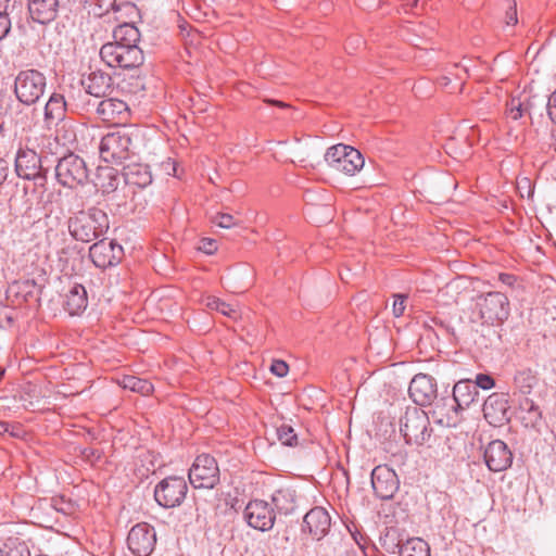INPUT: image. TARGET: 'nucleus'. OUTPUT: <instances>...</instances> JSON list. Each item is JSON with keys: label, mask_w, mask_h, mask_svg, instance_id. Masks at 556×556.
<instances>
[{"label": "nucleus", "mask_w": 556, "mask_h": 556, "mask_svg": "<svg viewBox=\"0 0 556 556\" xmlns=\"http://www.w3.org/2000/svg\"><path fill=\"white\" fill-rule=\"evenodd\" d=\"M96 114L102 122L119 125L128 119L130 111L125 101L106 98L98 102Z\"/></svg>", "instance_id": "obj_16"}, {"label": "nucleus", "mask_w": 556, "mask_h": 556, "mask_svg": "<svg viewBox=\"0 0 556 556\" xmlns=\"http://www.w3.org/2000/svg\"><path fill=\"white\" fill-rule=\"evenodd\" d=\"M417 2H418V0H415V1H414V4H417Z\"/></svg>", "instance_id": "obj_54"}, {"label": "nucleus", "mask_w": 556, "mask_h": 556, "mask_svg": "<svg viewBox=\"0 0 556 556\" xmlns=\"http://www.w3.org/2000/svg\"><path fill=\"white\" fill-rule=\"evenodd\" d=\"M88 305L87 291L81 285H74L66 294L65 309L70 315H78L86 309Z\"/></svg>", "instance_id": "obj_28"}, {"label": "nucleus", "mask_w": 556, "mask_h": 556, "mask_svg": "<svg viewBox=\"0 0 556 556\" xmlns=\"http://www.w3.org/2000/svg\"><path fill=\"white\" fill-rule=\"evenodd\" d=\"M518 417L527 428L539 430L543 424V414L540 406L529 397L519 400Z\"/></svg>", "instance_id": "obj_26"}, {"label": "nucleus", "mask_w": 556, "mask_h": 556, "mask_svg": "<svg viewBox=\"0 0 556 556\" xmlns=\"http://www.w3.org/2000/svg\"><path fill=\"white\" fill-rule=\"evenodd\" d=\"M265 102L277 105L279 108H287L288 104L279 100H265Z\"/></svg>", "instance_id": "obj_49"}, {"label": "nucleus", "mask_w": 556, "mask_h": 556, "mask_svg": "<svg viewBox=\"0 0 556 556\" xmlns=\"http://www.w3.org/2000/svg\"><path fill=\"white\" fill-rule=\"evenodd\" d=\"M536 382L538 379L535 374L528 368L517 371L514 377V384L516 389L523 395L530 394Z\"/></svg>", "instance_id": "obj_32"}, {"label": "nucleus", "mask_w": 556, "mask_h": 556, "mask_svg": "<svg viewBox=\"0 0 556 556\" xmlns=\"http://www.w3.org/2000/svg\"><path fill=\"white\" fill-rule=\"evenodd\" d=\"M531 103L527 104L522 103L520 100L511 99L507 106L508 116L515 121L520 118L525 113H528L531 116Z\"/></svg>", "instance_id": "obj_35"}, {"label": "nucleus", "mask_w": 556, "mask_h": 556, "mask_svg": "<svg viewBox=\"0 0 556 556\" xmlns=\"http://www.w3.org/2000/svg\"><path fill=\"white\" fill-rule=\"evenodd\" d=\"M518 22L517 17V8L516 3L514 2L513 5H509L506 11V24L507 25H515Z\"/></svg>", "instance_id": "obj_45"}, {"label": "nucleus", "mask_w": 556, "mask_h": 556, "mask_svg": "<svg viewBox=\"0 0 556 556\" xmlns=\"http://www.w3.org/2000/svg\"><path fill=\"white\" fill-rule=\"evenodd\" d=\"M9 174V163L0 157V186L5 181Z\"/></svg>", "instance_id": "obj_46"}, {"label": "nucleus", "mask_w": 556, "mask_h": 556, "mask_svg": "<svg viewBox=\"0 0 556 556\" xmlns=\"http://www.w3.org/2000/svg\"><path fill=\"white\" fill-rule=\"evenodd\" d=\"M400 431L407 444L424 445L432 434L429 415L417 406L407 407L400 419Z\"/></svg>", "instance_id": "obj_4"}, {"label": "nucleus", "mask_w": 556, "mask_h": 556, "mask_svg": "<svg viewBox=\"0 0 556 556\" xmlns=\"http://www.w3.org/2000/svg\"><path fill=\"white\" fill-rule=\"evenodd\" d=\"M188 491V485L182 477H167L160 481L154 489V498L165 508L181 505Z\"/></svg>", "instance_id": "obj_10"}, {"label": "nucleus", "mask_w": 556, "mask_h": 556, "mask_svg": "<svg viewBox=\"0 0 556 556\" xmlns=\"http://www.w3.org/2000/svg\"><path fill=\"white\" fill-rule=\"evenodd\" d=\"M271 503L274 510L276 509L280 514H290L294 509V492L290 489L277 490L271 495Z\"/></svg>", "instance_id": "obj_30"}, {"label": "nucleus", "mask_w": 556, "mask_h": 556, "mask_svg": "<svg viewBox=\"0 0 556 556\" xmlns=\"http://www.w3.org/2000/svg\"><path fill=\"white\" fill-rule=\"evenodd\" d=\"M213 223L218 227L229 229L237 225L235 217L227 213H218L214 216Z\"/></svg>", "instance_id": "obj_39"}, {"label": "nucleus", "mask_w": 556, "mask_h": 556, "mask_svg": "<svg viewBox=\"0 0 556 556\" xmlns=\"http://www.w3.org/2000/svg\"><path fill=\"white\" fill-rule=\"evenodd\" d=\"M484 460L491 471H504L513 463V453L505 442L493 440L485 447Z\"/></svg>", "instance_id": "obj_17"}, {"label": "nucleus", "mask_w": 556, "mask_h": 556, "mask_svg": "<svg viewBox=\"0 0 556 556\" xmlns=\"http://www.w3.org/2000/svg\"><path fill=\"white\" fill-rule=\"evenodd\" d=\"M58 181L67 188L84 186L89 178V169L83 157L68 153L61 157L55 166Z\"/></svg>", "instance_id": "obj_7"}, {"label": "nucleus", "mask_w": 556, "mask_h": 556, "mask_svg": "<svg viewBox=\"0 0 556 556\" xmlns=\"http://www.w3.org/2000/svg\"><path fill=\"white\" fill-rule=\"evenodd\" d=\"M484 418L493 426H502L510 420L508 401L503 394L493 393L483 404Z\"/></svg>", "instance_id": "obj_19"}, {"label": "nucleus", "mask_w": 556, "mask_h": 556, "mask_svg": "<svg viewBox=\"0 0 556 556\" xmlns=\"http://www.w3.org/2000/svg\"><path fill=\"white\" fill-rule=\"evenodd\" d=\"M546 111L551 121L556 124V90L548 98Z\"/></svg>", "instance_id": "obj_44"}, {"label": "nucleus", "mask_w": 556, "mask_h": 556, "mask_svg": "<svg viewBox=\"0 0 556 556\" xmlns=\"http://www.w3.org/2000/svg\"><path fill=\"white\" fill-rule=\"evenodd\" d=\"M66 115V102L61 93H52L43 110V122L47 128L59 125Z\"/></svg>", "instance_id": "obj_24"}, {"label": "nucleus", "mask_w": 556, "mask_h": 556, "mask_svg": "<svg viewBox=\"0 0 556 556\" xmlns=\"http://www.w3.org/2000/svg\"><path fill=\"white\" fill-rule=\"evenodd\" d=\"M399 556H430V547L426 541L420 538H409L405 540Z\"/></svg>", "instance_id": "obj_31"}, {"label": "nucleus", "mask_w": 556, "mask_h": 556, "mask_svg": "<svg viewBox=\"0 0 556 556\" xmlns=\"http://www.w3.org/2000/svg\"><path fill=\"white\" fill-rule=\"evenodd\" d=\"M0 556H4L3 551L0 549Z\"/></svg>", "instance_id": "obj_52"}, {"label": "nucleus", "mask_w": 556, "mask_h": 556, "mask_svg": "<svg viewBox=\"0 0 556 556\" xmlns=\"http://www.w3.org/2000/svg\"><path fill=\"white\" fill-rule=\"evenodd\" d=\"M500 281L507 286H513L516 281V277L511 274L502 273L498 277Z\"/></svg>", "instance_id": "obj_47"}, {"label": "nucleus", "mask_w": 556, "mask_h": 556, "mask_svg": "<svg viewBox=\"0 0 556 556\" xmlns=\"http://www.w3.org/2000/svg\"><path fill=\"white\" fill-rule=\"evenodd\" d=\"M330 522V516L325 508L314 507L304 516L302 530L320 540L328 532Z\"/></svg>", "instance_id": "obj_21"}, {"label": "nucleus", "mask_w": 556, "mask_h": 556, "mask_svg": "<svg viewBox=\"0 0 556 556\" xmlns=\"http://www.w3.org/2000/svg\"><path fill=\"white\" fill-rule=\"evenodd\" d=\"M47 86L46 76L38 70L28 68L17 73L14 80V94L25 104L33 105L43 96Z\"/></svg>", "instance_id": "obj_5"}, {"label": "nucleus", "mask_w": 556, "mask_h": 556, "mask_svg": "<svg viewBox=\"0 0 556 556\" xmlns=\"http://www.w3.org/2000/svg\"><path fill=\"white\" fill-rule=\"evenodd\" d=\"M458 409L452 400L442 397L430 410L433 421L442 427H455L458 424Z\"/></svg>", "instance_id": "obj_22"}, {"label": "nucleus", "mask_w": 556, "mask_h": 556, "mask_svg": "<svg viewBox=\"0 0 556 556\" xmlns=\"http://www.w3.org/2000/svg\"><path fill=\"white\" fill-rule=\"evenodd\" d=\"M325 161L333 170L349 176L355 175L364 166L362 153L343 143L330 147L325 154Z\"/></svg>", "instance_id": "obj_6"}, {"label": "nucleus", "mask_w": 556, "mask_h": 556, "mask_svg": "<svg viewBox=\"0 0 556 556\" xmlns=\"http://www.w3.org/2000/svg\"><path fill=\"white\" fill-rule=\"evenodd\" d=\"M27 7L30 18L46 25L56 18L63 0H28Z\"/></svg>", "instance_id": "obj_20"}, {"label": "nucleus", "mask_w": 556, "mask_h": 556, "mask_svg": "<svg viewBox=\"0 0 556 556\" xmlns=\"http://www.w3.org/2000/svg\"><path fill=\"white\" fill-rule=\"evenodd\" d=\"M479 390L472 380H459L453 388L452 402L456 405L458 410L468 408L472 403L478 400Z\"/></svg>", "instance_id": "obj_23"}, {"label": "nucleus", "mask_w": 556, "mask_h": 556, "mask_svg": "<svg viewBox=\"0 0 556 556\" xmlns=\"http://www.w3.org/2000/svg\"><path fill=\"white\" fill-rule=\"evenodd\" d=\"M346 556H356L354 553H348Z\"/></svg>", "instance_id": "obj_51"}, {"label": "nucleus", "mask_w": 556, "mask_h": 556, "mask_svg": "<svg viewBox=\"0 0 556 556\" xmlns=\"http://www.w3.org/2000/svg\"><path fill=\"white\" fill-rule=\"evenodd\" d=\"M270 371L275 376L282 378L288 375L289 366L286 362H283L281 359H275V361H273V363L270 365Z\"/></svg>", "instance_id": "obj_41"}, {"label": "nucleus", "mask_w": 556, "mask_h": 556, "mask_svg": "<svg viewBox=\"0 0 556 556\" xmlns=\"http://www.w3.org/2000/svg\"><path fill=\"white\" fill-rule=\"evenodd\" d=\"M122 383L125 389H129L130 391L142 395H149L153 391V386L150 381L135 376L124 377Z\"/></svg>", "instance_id": "obj_33"}, {"label": "nucleus", "mask_w": 556, "mask_h": 556, "mask_svg": "<svg viewBox=\"0 0 556 556\" xmlns=\"http://www.w3.org/2000/svg\"><path fill=\"white\" fill-rule=\"evenodd\" d=\"M277 438L281 444L287 446H294L298 443V437L293 428L286 424L277 428Z\"/></svg>", "instance_id": "obj_36"}, {"label": "nucleus", "mask_w": 556, "mask_h": 556, "mask_svg": "<svg viewBox=\"0 0 556 556\" xmlns=\"http://www.w3.org/2000/svg\"><path fill=\"white\" fill-rule=\"evenodd\" d=\"M40 156L31 149H20L15 156L16 175L23 179L36 180L41 177Z\"/></svg>", "instance_id": "obj_18"}, {"label": "nucleus", "mask_w": 556, "mask_h": 556, "mask_svg": "<svg viewBox=\"0 0 556 556\" xmlns=\"http://www.w3.org/2000/svg\"><path fill=\"white\" fill-rule=\"evenodd\" d=\"M113 41L100 49L101 60L110 67L131 70L143 64L144 55L138 47L139 29L131 23H124L113 30Z\"/></svg>", "instance_id": "obj_1"}, {"label": "nucleus", "mask_w": 556, "mask_h": 556, "mask_svg": "<svg viewBox=\"0 0 556 556\" xmlns=\"http://www.w3.org/2000/svg\"><path fill=\"white\" fill-rule=\"evenodd\" d=\"M155 543V530L147 522L134 526L127 536L128 548L136 556H149L153 552Z\"/></svg>", "instance_id": "obj_11"}, {"label": "nucleus", "mask_w": 556, "mask_h": 556, "mask_svg": "<svg viewBox=\"0 0 556 556\" xmlns=\"http://www.w3.org/2000/svg\"><path fill=\"white\" fill-rule=\"evenodd\" d=\"M433 324L439 327L441 330L445 331L446 333L450 331V327L447 324H445L442 319L433 318Z\"/></svg>", "instance_id": "obj_48"}, {"label": "nucleus", "mask_w": 556, "mask_h": 556, "mask_svg": "<svg viewBox=\"0 0 556 556\" xmlns=\"http://www.w3.org/2000/svg\"><path fill=\"white\" fill-rule=\"evenodd\" d=\"M124 255V249L115 241L99 240L89 249L92 263L99 268H108L117 265Z\"/></svg>", "instance_id": "obj_12"}, {"label": "nucleus", "mask_w": 556, "mask_h": 556, "mask_svg": "<svg viewBox=\"0 0 556 556\" xmlns=\"http://www.w3.org/2000/svg\"><path fill=\"white\" fill-rule=\"evenodd\" d=\"M394 302H393V314L395 317H400L404 314L405 311V295L396 294L394 295Z\"/></svg>", "instance_id": "obj_42"}, {"label": "nucleus", "mask_w": 556, "mask_h": 556, "mask_svg": "<svg viewBox=\"0 0 556 556\" xmlns=\"http://www.w3.org/2000/svg\"><path fill=\"white\" fill-rule=\"evenodd\" d=\"M554 147H555V150H556V137H555V141H554Z\"/></svg>", "instance_id": "obj_53"}, {"label": "nucleus", "mask_w": 556, "mask_h": 556, "mask_svg": "<svg viewBox=\"0 0 556 556\" xmlns=\"http://www.w3.org/2000/svg\"><path fill=\"white\" fill-rule=\"evenodd\" d=\"M199 250L206 254H213L217 250V243L214 239L203 238L200 242Z\"/></svg>", "instance_id": "obj_43"}, {"label": "nucleus", "mask_w": 556, "mask_h": 556, "mask_svg": "<svg viewBox=\"0 0 556 556\" xmlns=\"http://www.w3.org/2000/svg\"><path fill=\"white\" fill-rule=\"evenodd\" d=\"M371 485L379 498L390 500L399 490L400 481L393 469L380 465L371 471Z\"/></svg>", "instance_id": "obj_14"}, {"label": "nucleus", "mask_w": 556, "mask_h": 556, "mask_svg": "<svg viewBox=\"0 0 556 556\" xmlns=\"http://www.w3.org/2000/svg\"><path fill=\"white\" fill-rule=\"evenodd\" d=\"M244 519L250 527L260 531H268L274 527L276 515L267 502L254 500L247 505Z\"/></svg>", "instance_id": "obj_13"}, {"label": "nucleus", "mask_w": 556, "mask_h": 556, "mask_svg": "<svg viewBox=\"0 0 556 556\" xmlns=\"http://www.w3.org/2000/svg\"><path fill=\"white\" fill-rule=\"evenodd\" d=\"M3 1H4V3H8V0H3Z\"/></svg>", "instance_id": "obj_55"}, {"label": "nucleus", "mask_w": 556, "mask_h": 556, "mask_svg": "<svg viewBox=\"0 0 556 556\" xmlns=\"http://www.w3.org/2000/svg\"><path fill=\"white\" fill-rule=\"evenodd\" d=\"M104 173L106 175L108 182H103L101 188L103 192L109 193L117 189L119 185V178L113 168H108L104 170Z\"/></svg>", "instance_id": "obj_38"}, {"label": "nucleus", "mask_w": 556, "mask_h": 556, "mask_svg": "<svg viewBox=\"0 0 556 556\" xmlns=\"http://www.w3.org/2000/svg\"><path fill=\"white\" fill-rule=\"evenodd\" d=\"M81 84L86 92L96 98L106 97L112 91L113 86L111 76L101 71L91 72Z\"/></svg>", "instance_id": "obj_25"}, {"label": "nucleus", "mask_w": 556, "mask_h": 556, "mask_svg": "<svg viewBox=\"0 0 556 556\" xmlns=\"http://www.w3.org/2000/svg\"><path fill=\"white\" fill-rule=\"evenodd\" d=\"M143 140L144 132L139 126H118L102 137L99 146L100 157L105 163L123 164L138 153Z\"/></svg>", "instance_id": "obj_2"}, {"label": "nucleus", "mask_w": 556, "mask_h": 556, "mask_svg": "<svg viewBox=\"0 0 556 556\" xmlns=\"http://www.w3.org/2000/svg\"><path fill=\"white\" fill-rule=\"evenodd\" d=\"M205 306L208 309L217 311L220 314L236 318L237 317V311L228 303L222 301L220 299L210 295L205 299Z\"/></svg>", "instance_id": "obj_34"}, {"label": "nucleus", "mask_w": 556, "mask_h": 556, "mask_svg": "<svg viewBox=\"0 0 556 556\" xmlns=\"http://www.w3.org/2000/svg\"><path fill=\"white\" fill-rule=\"evenodd\" d=\"M473 383L477 386V390H479V388H481L483 390H490L494 387L495 381L489 375L478 374L476 376V380L473 381Z\"/></svg>", "instance_id": "obj_40"}, {"label": "nucleus", "mask_w": 556, "mask_h": 556, "mask_svg": "<svg viewBox=\"0 0 556 556\" xmlns=\"http://www.w3.org/2000/svg\"><path fill=\"white\" fill-rule=\"evenodd\" d=\"M219 468L208 454L199 455L189 469V481L195 489H213L219 482Z\"/></svg>", "instance_id": "obj_9"}, {"label": "nucleus", "mask_w": 556, "mask_h": 556, "mask_svg": "<svg viewBox=\"0 0 556 556\" xmlns=\"http://www.w3.org/2000/svg\"><path fill=\"white\" fill-rule=\"evenodd\" d=\"M408 539L403 531L395 527L386 528L384 532L380 535V546L389 554H396L399 556L400 548L403 547L405 540Z\"/></svg>", "instance_id": "obj_29"}, {"label": "nucleus", "mask_w": 556, "mask_h": 556, "mask_svg": "<svg viewBox=\"0 0 556 556\" xmlns=\"http://www.w3.org/2000/svg\"><path fill=\"white\" fill-rule=\"evenodd\" d=\"M479 316L485 324L503 323L509 316L510 305L506 294L492 291L477 296Z\"/></svg>", "instance_id": "obj_8"}, {"label": "nucleus", "mask_w": 556, "mask_h": 556, "mask_svg": "<svg viewBox=\"0 0 556 556\" xmlns=\"http://www.w3.org/2000/svg\"><path fill=\"white\" fill-rule=\"evenodd\" d=\"M110 227L108 214L98 207L81 211L68 219L71 236L81 242H91L106 233Z\"/></svg>", "instance_id": "obj_3"}, {"label": "nucleus", "mask_w": 556, "mask_h": 556, "mask_svg": "<svg viewBox=\"0 0 556 556\" xmlns=\"http://www.w3.org/2000/svg\"><path fill=\"white\" fill-rule=\"evenodd\" d=\"M5 547L4 556H30L29 549L24 542H12Z\"/></svg>", "instance_id": "obj_37"}, {"label": "nucleus", "mask_w": 556, "mask_h": 556, "mask_svg": "<svg viewBox=\"0 0 556 556\" xmlns=\"http://www.w3.org/2000/svg\"><path fill=\"white\" fill-rule=\"evenodd\" d=\"M408 393L417 405H430L438 394L435 379L427 374H417L409 383Z\"/></svg>", "instance_id": "obj_15"}, {"label": "nucleus", "mask_w": 556, "mask_h": 556, "mask_svg": "<svg viewBox=\"0 0 556 556\" xmlns=\"http://www.w3.org/2000/svg\"><path fill=\"white\" fill-rule=\"evenodd\" d=\"M3 138L2 127L0 126V140Z\"/></svg>", "instance_id": "obj_50"}, {"label": "nucleus", "mask_w": 556, "mask_h": 556, "mask_svg": "<svg viewBox=\"0 0 556 556\" xmlns=\"http://www.w3.org/2000/svg\"><path fill=\"white\" fill-rule=\"evenodd\" d=\"M123 177L127 185L146 188L152 182V174L148 165L129 164L123 168Z\"/></svg>", "instance_id": "obj_27"}]
</instances>
